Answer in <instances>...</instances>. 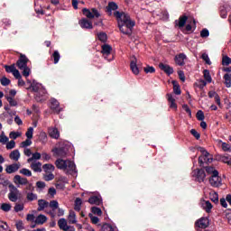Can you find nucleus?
<instances>
[{
	"label": "nucleus",
	"instance_id": "2",
	"mask_svg": "<svg viewBox=\"0 0 231 231\" xmlns=\"http://www.w3.org/2000/svg\"><path fill=\"white\" fill-rule=\"evenodd\" d=\"M55 165L57 169H60V171H64L67 172V174H71L72 176L77 174V166L75 165V162L69 160L58 159L55 162Z\"/></svg>",
	"mask_w": 231,
	"mask_h": 231
},
{
	"label": "nucleus",
	"instance_id": "21",
	"mask_svg": "<svg viewBox=\"0 0 231 231\" xmlns=\"http://www.w3.org/2000/svg\"><path fill=\"white\" fill-rule=\"evenodd\" d=\"M31 169L33 172H42V163L41 162H31Z\"/></svg>",
	"mask_w": 231,
	"mask_h": 231
},
{
	"label": "nucleus",
	"instance_id": "62",
	"mask_svg": "<svg viewBox=\"0 0 231 231\" xmlns=\"http://www.w3.org/2000/svg\"><path fill=\"white\" fill-rule=\"evenodd\" d=\"M0 82L2 84V86H10V79H7L6 77H3L1 79H0Z\"/></svg>",
	"mask_w": 231,
	"mask_h": 231
},
{
	"label": "nucleus",
	"instance_id": "11",
	"mask_svg": "<svg viewBox=\"0 0 231 231\" xmlns=\"http://www.w3.org/2000/svg\"><path fill=\"white\" fill-rule=\"evenodd\" d=\"M21 169V163L16 162L10 165H7L5 168V172L7 174H14V172H17Z\"/></svg>",
	"mask_w": 231,
	"mask_h": 231
},
{
	"label": "nucleus",
	"instance_id": "13",
	"mask_svg": "<svg viewBox=\"0 0 231 231\" xmlns=\"http://www.w3.org/2000/svg\"><path fill=\"white\" fill-rule=\"evenodd\" d=\"M79 26L81 28H85L86 30H93V23L88 20V18H82L79 21Z\"/></svg>",
	"mask_w": 231,
	"mask_h": 231
},
{
	"label": "nucleus",
	"instance_id": "37",
	"mask_svg": "<svg viewBox=\"0 0 231 231\" xmlns=\"http://www.w3.org/2000/svg\"><path fill=\"white\" fill-rule=\"evenodd\" d=\"M81 207H82V199H80V198H77L74 204V209L77 212H80Z\"/></svg>",
	"mask_w": 231,
	"mask_h": 231
},
{
	"label": "nucleus",
	"instance_id": "15",
	"mask_svg": "<svg viewBox=\"0 0 231 231\" xmlns=\"http://www.w3.org/2000/svg\"><path fill=\"white\" fill-rule=\"evenodd\" d=\"M159 68H160V69H162V71H164V73H166V75H172V73H174V69L172 67H171L170 65H167L164 63H160Z\"/></svg>",
	"mask_w": 231,
	"mask_h": 231
},
{
	"label": "nucleus",
	"instance_id": "57",
	"mask_svg": "<svg viewBox=\"0 0 231 231\" xmlns=\"http://www.w3.org/2000/svg\"><path fill=\"white\" fill-rule=\"evenodd\" d=\"M8 224L3 220H0V231H8Z\"/></svg>",
	"mask_w": 231,
	"mask_h": 231
},
{
	"label": "nucleus",
	"instance_id": "28",
	"mask_svg": "<svg viewBox=\"0 0 231 231\" xmlns=\"http://www.w3.org/2000/svg\"><path fill=\"white\" fill-rule=\"evenodd\" d=\"M42 158V154L39 152H36L32 154V157H30L29 159H27V163H32L37 160H41Z\"/></svg>",
	"mask_w": 231,
	"mask_h": 231
},
{
	"label": "nucleus",
	"instance_id": "31",
	"mask_svg": "<svg viewBox=\"0 0 231 231\" xmlns=\"http://www.w3.org/2000/svg\"><path fill=\"white\" fill-rule=\"evenodd\" d=\"M203 75H204L205 82H207L208 84H210L212 82V76H210V71L208 69H204Z\"/></svg>",
	"mask_w": 231,
	"mask_h": 231
},
{
	"label": "nucleus",
	"instance_id": "53",
	"mask_svg": "<svg viewBox=\"0 0 231 231\" xmlns=\"http://www.w3.org/2000/svg\"><path fill=\"white\" fill-rule=\"evenodd\" d=\"M8 181L0 182V194H5L6 192V186Z\"/></svg>",
	"mask_w": 231,
	"mask_h": 231
},
{
	"label": "nucleus",
	"instance_id": "32",
	"mask_svg": "<svg viewBox=\"0 0 231 231\" xmlns=\"http://www.w3.org/2000/svg\"><path fill=\"white\" fill-rule=\"evenodd\" d=\"M195 88H199V89H203L205 88V86H207V81H205V79H198L195 83H194Z\"/></svg>",
	"mask_w": 231,
	"mask_h": 231
},
{
	"label": "nucleus",
	"instance_id": "24",
	"mask_svg": "<svg viewBox=\"0 0 231 231\" xmlns=\"http://www.w3.org/2000/svg\"><path fill=\"white\" fill-rule=\"evenodd\" d=\"M167 97H168V102L170 103V107L171 109H178L176 99L172 97V94H167Z\"/></svg>",
	"mask_w": 231,
	"mask_h": 231
},
{
	"label": "nucleus",
	"instance_id": "44",
	"mask_svg": "<svg viewBox=\"0 0 231 231\" xmlns=\"http://www.w3.org/2000/svg\"><path fill=\"white\" fill-rule=\"evenodd\" d=\"M224 80H225L226 87L230 88L231 87V74H228V73L225 74Z\"/></svg>",
	"mask_w": 231,
	"mask_h": 231
},
{
	"label": "nucleus",
	"instance_id": "47",
	"mask_svg": "<svg viewBox=\"0 0 231 231\" xmlns=\"http://www.w3.org/2000/svg\"><path fill=\"white\" fill-rule=\"evenodd\" d=\"M32 143V139L27 138L25 141L21 143L20 147H22L23 149H26L27 147H30Z\"/></svg>",
	"mask_w": 231,
	"mask_h": 231
},
{
	"label": "nucleus",
	"instance_id": "34",
	"mask_svg": "<svg viewBox=\"0 0 231 231\" xmlns=\"http://www.w3.org/2000/svg\"><path fill=\"white\" fill-rule=\"evenodd\" d=\"M106 10L107 12L110 13L111 14V12L115 11V10H118V5H116V3L115 2H110L108 3V5L106 7Z\"/></svg>",
	"mask_w": 231,
	"mask_h": 231
},
{
	"label": "nucleus",
	"instance_id": "18",
	"mask_svg": "<svg viewBox=\"0 0 231 231\" xmlns=\"http://www.w3.org/2000/svg\"><path fill=\"white\" fill-rule=\"evenodd\" d=\"M113 48L108 44L102 45V51L101 53L103 54L104 59L107 60V57L111 55V51Z\"/></svg>",
	"mask_w": 231,
	"mask_h": 231
},
{
	"label": "nucleus",
	"instance_id": "25",
	"mask_svg": "<svg viewBox=\"0 0 231 231\" xmlns=\"http://www.w3.org/2000/svg\"><path fill=\"white\" fill-rule=\"evenodd\" d=\"M49 135L51 136V138L58 140V138L60 136V134L59 133V130L57 128H50Z\"/></svg>",
	"mask_w": 231,
	"mask_h": 231
},
{
	"label": "nucleus",
	"instance_id": "1",
	"mask_svg": "<svg viewBox=\"0 0 231 231\" xmlns=\"http://www.w3.org/2000/svg\"><path fill=\"white\" fill-rule=\"evenodd\" d=\"M114 15L116 18L120 32H123L124 35H131L136 22L131 19L129 14L125 12L116 11L114 13Z\"/></svg>",
	"mask_w": 231,
	"mask_h": 231
},
{
	"label": "nucleus",
	"instance_id": "20",
	"mask_svg": "<svg viewBox=\"0 0 231 231\" xmlns=\"http://www.w3.org/2000/svg\"><path fill=\"white\" fill-rule=\"evenodd\" d=\"M209 225L208 218L202 217L196 222V226L199 228H207Z\"/></svg>",
	"mask_w": 231,
	"mask_h": 231
},
{
	"label": "nucleus",
	"instance_id": "59",
	"mask_svg": "<svg viewBox=\"0 0 231 231\" xmlns=\"http://www.w3.org/2000/svg\"><path fill=\"white\" fill-rule=\"evenodd\" d=\"M91 212L96 216H102V209H100V208L93 207L91 208Z\"/></svg>",
	"mask_w": 231,
	"mask_h": 231
},
{
	"label": "nucleus",
	"instance_id": "35",
	"mask_svg": "<svg viewBox=\"0 0 231 231\" xmlns=\"http://www.w3.org/2000/svg\"><path fill=\"white\" fill-rule=\"evenodd\" d=\"M42 169H43L44 172L51 173V172H53V171H55V166H53V164H44L42 166Z\"/></svg>",
	"mask_w": 231,
	"mask_h": 231
},
{
	"label": "nucleus",
	"instance_id": "5",
	"mask_svg": "<svg viewBox=\"0 0 231 231\" xmlns=\"http://www.w3.org/2000/svg\"><path fill=\"white\" fill-rule=\"evenodd\" d=\"M198 149L202 154V156L199 157V163L200 165H203V163H212L213 159L210 157V153L203 147H199Z\"/></svg>",
	"mask_w": 231,
	"mask_h": 231
},
{
	"label": "nucleus",
	"instance_id": "17",
	"mask_svg": "<svg viewBox=\"0 0 231 231\" xmlns=\"http://www.w3.org/2000/svg\"><path fill=\"white\" fill-rule=\"evenodd\" d=\"M6 73H13L14 77H19V71L17 70V69H15V64L13 65H5L4 66Z\"/></svg>",
	"mask_w": 231,
	"mask_h": 231
},
{
	"label": "nucleus",
	"instance_id": "36",
	"mask_svg": "<svg viewBox=\"0 0 231 231\" xmlns=\"http://www.w3.org/2000/svg\"><path fill=\"white\" fill-rule=\"evenodd\" d=\"M202 208L208 213L210 212L212 210V203L208 200L202 202Z\"/></svg>",
	"mask_w": 231,
	"mask_h": 231
},
{
	"label": "nucleus",
	"instance_id": "49",
	"mask_svg": "<svg viewBox=\"0 0 231 231\" xmlns=\"http://www.w3.org/2000/svg\"><path fill=\"white\" fill-rule=\"evenodd\" d=\"M1 210H3L4 212H10L12 210V205L8 204V203H3L1 205Z\"/></svg>",
	"mask_w": 231,
	"mask_h": 231
},
{
	"label": "nucleus",
	"instance_id": "41",
	"mask_svg": "<svg viewBox=\"0 0 231 231\" xmlns=\"http://www.w3.org/2000/svg\"><path fill=\"white\" fill-rule=\"evenodd\" d=\"M7 113H8V115L10 116L9 119H7V124L9 125H12V124H14V116H15V115H17V112H15V111H9Z\"/></svg>",
	"mask_w": 231,
	"mask_h": 231
},
{
	"label": "nucleus",
	"instance_id": "61",
	"mask_svg": "<svg viewBox=\"0 0 231 231\" xmlns=\"http://www.w3.org/2000/svg\"><path fill=\"white\" fill-rule=\"evenodd\" d=\"M156 72V69H154V67L152 66H147L144 68V73H155Z\"/></svg>",
	"mask_w": 231,
	"mask_h": 231
},
{
	"label": "nucleus",
	"instance_id": "4",
	"mask_svg": "<svg viewBox=\"0 0 231 231\" xmlns=\"http://www.w3.org/2000/svg\"><path fill=\"white\" fill-rule=\"evenodd\" d=\"M31 88L34 93H36V100L37 102H42L44 100V96L46 95V88L42 87V84L37 83L35 81L31 84Z\"/></svg>",
	"mask_w": 231,
	"mask_h": 231
},
{
	"label": "nucleus",
	"instance_id": "12",
	"mask_svg": "<svg viewBox=\"0 0 231 231\" xmlns=\"http://www.w3.org/2000/svg\"><path fill=\"white\" fill-rule=\"evenodd\" d=\"M186 59L187 55L185 53H180L175 56L174 60L177 66H185Z\"/></svg>",
	"mask_w": 231,
	"mask_h": 231
},
{
	"label": "nucleus",
	"instance_id": "56",
	"mask_svg": "<svg viewBox=\"0 0 231 231\" xmlns=\"http://www.w3.org/2000/svg\"><path fill=\"white\" fill-rule=\"evenodd\" d=\"M197 120H199V122H203L205 120V114L203 113V111L199 110L197 112Z\"/></svg>",
	"mask_w": 231,
	"mask_h": 231
},
{
	"label": "nucleus",
	"instance_id": "19",
	"mask_svg": "<svg viewBox=\"0 0 231 231\" xmlns=\"http://www.w3.org/2000/svg\"><path fill=\"white\" fill-rule=\"evenodd\" d=\"M130 69H132L134 75H140V69L138 68L136 58H134V60H131Z\"/></svg>",
	"mask_w": 231,
	"mask_h": 231
},
{
	"label": "nucleus",
	"instance_id": "55",
	"mask_svg": "<svg viewBox=\"0 0 231 231\" xmlns=\"http://www.w3.org/2000/svg\"><path fill=\"white\" fill-rule=\"evenodd\" d=\"M201 59L202 60H204L206 62V64H208V66H210V64H212V61H210V58L208 57V54L207 53H203L201 55Z\"/></svg>",
	"mask_w": 231,
	"mask_h": 231
},
{
	"label": "nucleus",
	"instance_id": "6",
	"mask_svg": "<svg viewBox=\"0 0 231 231\" xmlns=\"http://www.w3.org/2000/svg\"><path fill=\"white\" fill-rule=\"evenodd\" d=\"M192 177L195 178V181H198L199 183H203V181H205V178H207V174L205 173V170L197 169L192 171Z\"/></svg>",
	"mask_w": 231,
	"mask_h": 231
},
{
	"label": "nucleus",
	"instance_id": "54",
	"mask_svg": "<svg viewBox=\"0 0 231 231\" xmlns=\"http://www.w3.org/2000/svg\"><path fill=\"white\" fill-rule=\"evenodd\" d=\"M222 64L223 66H230L231 64V59L228 56H224L222 58Z\"/></svg>",
	"mask_w": 231,
	"mask_h": 231
},
{
	"label": "nucleus",
	"instance_id": "8",
	"mask_svg": "<svg viewBox=\"0 0 231 231\" xmlns=\"http://www.w3.org/2000/svg\"><path fill=\"white\" fill-rule=\"evenodd\" d=\"M82 12L83 15H85V17H87L88 19H95V17H100V13L96 8H92L91 10L84 8Z\"/></svg>",
	"mask_w": 231,
	"mask_h": 231
},
{
	"label": "nucleus",
	"instance_id": "52",
	"mask_svg": "<svg viewBox=\"0 0 231 231\" xmlns=\"http://www.w3.org/2000/svg\"><path fill=\"white\" fill-rule=\"evenodd\" d=\"M20 174H23V176H27L28 178H30L32 176V171L23 168L22 170H20Z\"/></svg>",
	"mask_w": 231,
	"mask_h": 231
},
{
	"label": "nucleus",
	"instance_id": "51",
	"mask_svg": "<svg viewBox=\"0 0 231 231\" xmlns=\"http://www.w3.org/2000/svg\"><path fill=\"white\" fill-rule=\"evenodd\" d=\"M54 64H59V60H60V54L59 53V51H55L52 54Z\"/></svg>",
	"mask_w": 231,
	"mask_h": 231
},
{
	"label": "nucleus",
	"instance_id": "9",
	"mask_svg": "<svg viewBox=\"0 0 231 231\" xmlns=\"http://www.w3.org/2000/svg\"><path fill=\"white\" fill-rule=\"evenodd\" d=\"M221 181L222 180H221V177H219V172H215V175L209 178V183L211 187H214V188L221 187L222 185Z\"/></svg>",
	"mask_w": 231,
	"mask_h": 231
},
{
	"label": "nucleus",
	"instance_id": "38",
	"mask_svg": "<svg viewBox=\"0 0 231 231\" xmlns=\"http://www.w3.org/2000/svg\"><path fill=\"white\" fill-rule=\"evenodd\" d=\"M187 19H189L187 15H183L179 18V23H178L179 28H183V26H185V24L187 23Z\"/></svg>",
	"mask_w": 231,
	"mask_h": 231
},
{
	"label": "nucleus",
	"instance_id": "30",
	"mask_svg": "<svg viewBox=\"0 0 231 231\" xmlns=\"http://www.w3.org/2000/svg\"><path fill=\"white\" fill-rule=\"evenodd\" d=\"M88 203H90V205H100L102 199H100V197L93 196L88 199Z\"/></svg>",
	"mask_w": 231,
	"mask_h": 231
},
{
	"label": "nucleus",
	"instance_id": "16",
	"mask_svg": "<svg viewBox=\"0 0 231 231\" xmlns=\"http://www.w3.org/2000/svg\"><path fill=\"white\" fill-rule=\"evenodd\" d=\"M14 183H15V185H28V179L24 178V177H21V175H15L14 177Z\"/></svg>",
	"mask_w": 231,
	"mask_h": 231
},
{
	"label": "nucleus",
	"instance_id": "60",
	"mask_svg": "<svg viewBox=\"0 0 231 231\" xmlns=\"http://www.w3.org/2000/svg\"><path fill=\"white\" fill-rule=\"evenodd\" d=\"M43 180L45 181H51L52 180H55V175L53 173H48L43 176Z\"/></svg>",
	"mask_w": 231,
	"mask_h": 231
},
{
	"label": "nucleus",
	"instance_id": "64",
	"mask_svg": "<svg viewBox=\"0 0 231 231\" xmlns=\"http://www.w3.org/2000/svg\"><path fill=\"white\" fill-rule=\"evenodd\" d=\"M7 102H9L10 106L12 107H15L17 106V102L15 101V99H14L13 97H7Z\"/></svg>",
	"mask_w": 231,
	"mask_h": 231
},
{
	"label": "nucleus",
	"instance_id": "45",
	"mask_svg": "<svg viewBox=\"0 0 231 231\" xmlns=\"http://www.w3.org/2000/svg\"><path fill=\"white\" fill-rule=\"evenodd\" d=\"M26 199L28 201H35L37 200V194L33 192H27Z\"/></svg>",
	"mask_w": 231,
	"mask_h": 231
},
{
	"label": "nucleus",
	"instance_id": "27",
	"mask_svg": "<svg viewBox=\"0 0 231 231\" xmlns=\"http://www.w3.org/2000/svg\"><path fill=\"white\" fill-rule=\"evenodd\" d=\"M68 219L70 225L77 224V214H75V211L73 210L69 211Z\"/></svg>",
	"mask_w": 231,
	"mask_h": 231
},
{
	"label": "nucleus",
	"instance_id": "26",
	"mask_svg": "<svg viewBox=\"0 0 231 231\" xmlns=\"http://www.w3.org/2000/svg\"><path fill=\"white\" fill-rule=\"evenodd\" d=\"M46 221H48V217L44 215H39L36 218L34 223L36 225H44V223H46Z\"/></svg>",
	"mask_w": 231,
	"mask_h": 231
},
{
	"label": "nucleus",
	"instance_id": "63",
	"mask_svg": "<svg viewBox=\"0 0 231 231\" xmlns=\"http://www.w3.org/2000/svg\"><path fill=\"white\" fill-rule=\"evenodd\" d=\"M208 35H210V32L208 31V29H203L200 32V37H202V39H206L207 37H208Z\"/></svg>",
	"mask_w": 231,
	"mask_h": 231
},
{
	"label": "nucleus",
	"instance_id": "3",
	"mask_svg": "<svg viewBox=\"0 0 231 231\" xmlns=\"http://www.w3.org/2000/svg\"><path fill=\"white\" fill-rule=\"evenodd\" d=\"M30 60L27 59L26 55L21 54L19 60L16 62V66L19 69H21L22 75L23 77H30V73H32V69L28 67V61Z\"/></svg>",
	"mask_w": 231,
	"mask_h": 231
},
{
	"label": "nucleus",
	"instance_id": "33",
	"mask_svg": "<svg viewBox=\"0 0 231 231\" xmlns=\"http://www.w3.org/2000/svg\"><path fill=\"white\" fill-rule=\"evenodd\" d=\"M220 162L231 167V155L226 154L220 156Z\"/></svg>",
	"mask_w": 231,
	"mask_h": 231
},
{
	"label": "nucleus",
	"instance_id": "43",
	"mask_svg": "<svg viewBox=\"0 0 231 231\" xmlns=\"http://www.w3.org/2000/svg\"><path fill=\"white\" fill-rule=\"evenodd\" d=\"M209 198L213 203H218L219 201V195L217 192H211Z\"/></svg>",
	"mask_w": 231,
	"mask_h": 231
},
{
	"label": "nucleus",
	"instance_id": "40",
	"mask_svg": "<svg viewBox=\"0 0 231 231\" xmlns=\"http://www.w3.org/2000/svg\"><path fill=\"white\" fill-rule=\"evenodd\" d=\"M173 84V93L175 95H181V88H180V85L176 81H172Z\"/></svg>",
	"mask_w": 231,
	"mask_h": 231
},
{
	"label": "nucleus",
	"instance_id": "50",
	"mask_svg": "<svg viewBox=\"0 0 231 231\" xmlns=\"http://www.w3.org/2000/svg\"><path fill=\"white\" fill-rule=\"evenodd\" d=\"M25 136L27 139L32 140L33 138V127H29L25 133Z\"/></svg>",
	"mask_w": 231,
	"mask_h": 231
},
{
	"label": "nucleus",
	"instance_id": "39",
	"mask_svg": "<svg viewBox=\"0 0 231 231\" xmlns=\"http://www.w3.org/2000/svg\"><path fill=\"white\" fill-rule=\"evenodd\" d=\"M218 143H222V150L224 151V152H231L230 144H228L226 143H223V141H221V140H218Z\"/></svg>",
	"mask_w": 231,
	"mask_h": 231
},
{
	"label": "nucleus",
	"instance_id": "58",
	"mask_svg": "<svg viewBox=\"0 0 231 231\" xmlns=\"http://www.w3.org/2000/svg\"><path fill=\"white\" fill-rule=\"evenodd\" d=\"M49 207L52 208V210H57V208H59V202L57 200H51Z\"/></svg>",
	"mask_w": 231,
	"mask_h": 231
},
{
	"label": "nucleus",
	"instance_id": "46",
	"mask_svg": "<svg viewBox=\"0 0 231 231\" xmlns=\"http://www.w3.org/2000/svg\"><path fill=\"white\" fill-rule=\"evenodd\" d=\"M97 39L101 42H106V41H107V34L106 32H99V33H97Z\"/></svg>",
	"mask_w": 231,
	"mask_h": 231
},
{
	"label": "nucleus",
	"instance_id": "42",
	"mask_svg": "<svg viewBox=\"0 0 231 231\" xmlns=\"http://www.w3.org/2000/svg\"><path fill=\"white\" fill-rule=\"evenodd\" d=\"M101 231H116V227L111 226L110 224L103 225Z\"/></svg>",
	"mask_w": 231,
	"mask_h": 231
},
{
	"label": "nucleus",
	"instance_id": "14",
	"mask_svg": "<svg viewBox=\"0 0 231 231\" xmlns=\"http://www.w3.org/2000/svg\"><path fill=\"white\" fill-rule=\"evenodd\" d=\"M51 109L54 113H60V111H62V108H60V106L59 101H57V99H55V98L51 99Z\"/></svg>",
	"mask_w": 231,
	"mask_h": 231
},
{
	"label": "nucleus",
	"instance_id": "22",
	"mask_svg": "<svg viewBox=\"0 0 231 231\" xmlns=\"http://www.w3.org/2000/svg\"><path fill=\"white\" fill-rule=\"evenodd\" d=\"M58 226H60V230L69 231V226H68V221H66V218H60L58 221Z\"/></svg>",
	"mask_w": 231,
	"mask_h": 231
},
{
	"label": "nucleus",
	"instance_id": "48",
	"mask_svg": "<svg viewBox=\"0 0 231 231\" xmlns=\"http://www.w3.org/2000/svg\"><path fill=\"white\" fill-rule=\"evenodd\" d=\"M206 172H208V174H211V176H216V172H219V171H217V170H216V168L212 166H208L206 167Z\"/></svg>",
	"mask_w": 231,
	"mask_h": 231
},
{
	"label": "nucleus",
	"instance_id": "7",
	"mask_svg": "<svg viewBox=\"0 0 231 231\" xmlns=\"http://www.w3.org/2000/svg\"><path fill=\"white\" fill-rule=\"evenodd\" d=\"M9 189H10V192L8 194V198L10 201H12L13 203H15V201L19 199V189L14 184L9 185Z\"/></svg>",
	"mask_w": 231,
	"mask_h": 231
},
{
	"label": "nucleus",
	"instance_id": "29",
	"mask_svg": "<svg viewBox=\"0 0 231 231\" xmlns=\"http://www.w3.org/2000/svg\"><path fill=\"white\" fill-rule=\"evenodd\" d=\"M11 160H14V162H19V158H21V152H19V150L13 151L9 155Z\"/></svg>",
	"mask_w": 231,
	"mask_h": 231
},
{
	"label": "nucleus",
	"instance_id": "10",
	"mask_svg": "<svg viewBox=\"0 0 231 231\" xmlns=\"http://www.w3.org/2000/svg\"><path fill=\"white\" fill-rule=\"evenodd\" d=\"M52 152H54V154L60 158H65V156L68 154V147L62 146L60 148H55L52 150Z\"/></svg>",
	"mask_w": 231,
	"mask_h": 231
},
{
	"label": "nucleus",
	"instance_id": "23",
	"mask_svg": "<svg viewBox=\"0 0 231 231\" xmlns=\"http://www.w3.org/2000/svg\"><path fill=\"white\" fill-rule=\"evenodd\" d=\"M50 203L44 199H39L38 200V212L42 211L45 208H48V206Z\"/></svg>",
	"mask_w": 231,
	"mask_h": 231
}]
</instances>
